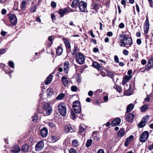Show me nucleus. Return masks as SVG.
Segmentation results:
<instances>
[{"instance_id":"obj_62","label":"nucleus","mask_w":153,"mask_h":153,"mask_svg":"<svg viewBox=\"0 0 153 153\" xmlns=\"http://www.w3.org/2000/svg\"><path fill=\"white\" fill-rule=\"evenodd\" d=\"M123 53L124 55H127L128 54V51L126 50H124L123 51Z\"/></svg>"},{"instance_id":"obj_58","label":"nucleus","mask_w":153,"mask_h":153,"mask_svg":"<svg viewBox=\"0 0 153 153\" xmlns=\"http://www.w3.org/2000/svg\"><path fill=\"white\" fill-rule=\"evenodd\" d=\"M149 2V5L150 7H153V1L152 0H148Z\"/></svg>"},{"instance_id":"obj_6","label":"nucleus","mask_w":153,"mask_h":153,"mask_svg":"<svg viewBox=\"0 0 153 153\" xmlns=\"http://www.w3.org/2000/svg\"><path fill=\"white\" fill-rule=\"evenodd\" d=\"M44 147V143L42 140L39 141L36 144L35 150L36 151L39 152Z\"/></svg>"},{"instance_id":"obj_2","label":"nucleus","mask_w":153,"mask_h":153,"mask_svg":"<svg viewBox=\"0 0 153 153\" xmlns=\"http://www.w3.org/2000/svg\"><path fill=\"white\" fill-rule=\"evenodd\" d=\"M58 112L60 114L65 116L66 114V108L65 104L63 102L59 103L58 105Z\"/></svg>"},{"instance_id":"obj_4","label":"nucleus","mask_w":153,"mask_h":153,"mask_svg":"<svg viewBox=\"0 0 153 153\" xmlns=\"http://www.w3.org/2000/svg\"><path fill=\"white\" fill-rule=\"evenodd\" d=\"M76 62L80 65L83 64L84 62L85 59L84 55L81 53H77L75 56Z\"/></svg>"},{"instance_id":"obj_41","label":"nucleus","mask_w":153,"mask_h":153,"mask_svg":"<svg viewBox=\"0 0 153 153\" xmlns=\"http://www.w3.org/2000/svg\"><path fill=\"white\" fill-rule=\"evenodd\" d=\"M32 117L33 118L32 120L34 122H36L38 120V115L37 114H35L34 116H32Z\"/></svg>"},{"instance_id":"obj_14","label":"nucleus","mask_w":153,"mask_h":153,"mask_svg":"<svg viewBox=\"0 0 153 153\" xmlns=\"http://www.w3.org/2000/svg\"><path fill=\"white\" fill-rule=\"evenodd\" d=\"M48 133V130L46 128H42L41 131V134L42 137H46Z\"/></svg>"},{"instance_id":"obj_25","label":"nucleus","mask_w":153,"mask_h":153,"mask_svg":"<svg viewBox=\"0 0 153 153\" xmlns=\"http://www.w3.org/2000/svg\"><path fill=\"white\" fill-rule=\"evenodd\" d=\"M133 138V136L132 135L128 137L127 138L125 142V145L126 146L129 143L131 142Z\"/></svg>"},{"instance_id":"obj_17","label":"nucleus","mask_w":153,"mask_h":153,"mask_svg":"<svg viewBox=\"0 0 153 153\" xmlns=\"http://www.w3.org/2000/svg\"><path fill=\"white\" fill-rule=\"evenodd\" d=\"M93 67L98 70L101 69L102 68V67L98 62H94L92 64Z\"/></svg>"},{"instance_id":"obj_13","label":"nucleus","mask_w":153,"mask_h":153,"mask_svg":"<svg viewBox=\"0 0 153 153\" xmlns=\"http://www.w3.org/2000/svg\"><path fill=\"white\" fill-rule=\"evenodd\" d=\"M120 122L121 119L119 118H117L112 121L111 125L112 126H115L118 125Z\"/></svg>"},{"instance_id":"obj_40","label":"nucleus","mask_w":153,"mask_h":153,"mask_svg":"<svg viewBox=\"0 0 153 153\" xmlns=\"http://www.w3.org/2000/svg\"><path fill=\"white\" fill-rule=\"evenodd\" d=\"M71 118L74 120L76 119V116L75 114L73 111L71 110Z\"/></svg>"},{"instance_id":"obj_34","label":"nucleus","mask_w":153,"mask_h":153,"mask_svg":"<svg viewBox=\"0 0 153 153\" xmlns=\"http://www.w3.org/2000/svg\"><path fill=\"white\" fill-rule=\"evenodd\" d=\"M62 48L60 46H58L56 50V53L58 55H60L62 54Z\"/></svg>"},{"instance_id":"obj_51","label":"nucleus","mask_w":153,"mask_h":153,"mask_svg":"<svg viewBox=\"0 0 153 153\" xmlns=\"http://www.w3.org/2000/svg\"><path fill=\"white\" fill-rule=\"evenodd\" d=\"M71 90L73 91H76L77 90V88L76 86H72L71 88Z\"/></svg>"},{"instance_id":"obj_21","label":"nucleus","mask_w":153,"mask_h":153,"mask_svg":"<svg viewBox=\"0 0 153 153\" xmlns=\"http://www.w3.org/2000/svg\"><path fill=\"white\" fill-rule=\"evenodd\" d=\"M64 43L65 44V46L67 48V52H70V50H68V49H70L71 48V45L70 42L67 40L65 39L64 40Z\"/></svg>"},{"instance_id":"obj_19","label":"nucleus","mask_w":153,"mask_h":153,"mask_svg":"<svg viewBox=\"0 0 153 153\" xmlns=\"http://www.w3.org/2000/svg\"><path fill=\"white\" fill-rule=\"evenodd\" d=\"M53 78V76L50 74L45 81V83L46 85H48L50 83Z\"/></svg>"},{"instance_id":"obj_33","label":"nucleus","mask_w":153,"mask_h":153,"mask_svg":"<svg viewBox=\"0 0 153 153\" xmlns=\"http://www.w3.org/2000/svg\"><path fill=\"white\" fill-rule=\"evenodd\" d=\"M47 94L48 95L50 96L53 94V90L51 88H48L47 89Z\"/></svg>"},{"instance_id":"obj_26","label":"nucleus","mask_w":153,"mask_h":153,"mask_svg":"<svg viewBox=\"0 0 153 153\" xmlns=\"http://www.w3.org/2000/svg\"><path fill=\"white\" fill-rule=\"evenodd\" d=\"M29 149V146L27 144H25L24 145L22 146V151L25 152H28Z\"/></svg>"},{"instance_id":"obj_8","label":"nucleus","mask_w":153,"mask_h":153,"mask_svg":"<svg viewBox=\"0 0 153 153\" xmlns=\"http://www.w3.org/2000/svg\"><path fill=\"white\" fill-rule=\"evenodd\" d=\"M125 116L126 121L129 122H132L134 120V115L132 113L128 114L127 113V115L126 114Z\"/></svg>"},{"instance_id":"obj_55","label":"nucleus","mask_w":153,"mask_h":153,"mask_svg":"<svg viewBox=\"0 0 153 153\" xmlns=\"http://www.w3.org/2000/svg\"><path fill=\"white\" fill-rule=\"evenodd\" d=\"M69 153H76V152L74 149L71 148L69 150Z\"/></svg>"},{"instance_id":"obj_60","label":"nucleus","mask_w":153,"mask_h":153,"mask_svg":"<svg viewBox=\"0 0 153 153\" xmlns=\"http://www.w3.org/2000/svg\"><path fill=\"white\" fill-rule=\"evenodd\" d=\"M94 94L93 92L91 91H88V95L89 96H92Z\"/></svg>"},{"instance_id":"obj_59","label":"nucleus","mask_w":153,"mask_h":153,"mask_svg":"<svg viewBox=\"0 0 153 153\" xmlns=\"http://www.w3.org/2000/svg\"><path fill=\"white\" fill-rule=\"evenodd\" d=\"M89 33L93 38H94L95 37V36L93 33V31L92 30H91L89 31Z\"/></svg>"},{"instance_id":"obj_31","label":"nucleus","mask_w":153,"mask_h":153,"mask_svg":"<svg viewBox=\"0 0 153 153\" xmlns=\"http://www.w3.org/2000/svg\"><path fill=\"white\" fill-rule=\"evenodd\" d=\"M99 7V5L97 3L93 2L91 4V7L92 9H98Z\"/></svg>"},{"instance_id":"obj_39","label":"nucleus","mask_w":153,"mask_h":153,"mask_svg":"<svg viewBox=\"0 0 153 153\" xmlns=\"http://www.w3.org/2000/svg\"><path fill=\"white\" fill-rule=\"evenodd\" d=\"M146 125V123L142 120L139 123L138 126L140 128H143Z\"/></svg>"},{"instance_id":"obj_61","label":"nucleus","mask_w":153,"mask_h":153,"mask_svg":"<svg viewBox=\"0 0 153 153\" xmlns=\"http://www.w3.org/2000/svg\"><path fill=\"white\" fill-rule=\"evenodd\" d=\"M121 4L123 5H124V7L126 5V2L125 0H122L121 1Z\"/></svg>"},{"instance_id":"obj_36","label":"nucleus","mask_w":153,"mask_h":153,"mask_svg":"<svg viewBox=\"0 0 153 153\" xmlns=\"http://www.w3.org/2000/svg\"><path fill=\"white\" fill-rule=\"evenodd\" d=\"M72 144L74 147H77L78 145V141L76 140H73L72 142Z\"/></svg>"},{"instance_id":"obj_12","label":"nucleus","mask_w":153,"mask_h":153,"mask_svg":"<svg viewBox=\"0 0 153 153\" xmlns=\"http://www.w3.org/2000/svg\"><path fill=\"white\" fill-rule=\"evenodd\" d=\"M10 151L13 153H18L20 151V148L18 145L14 146L10 149Z\"/></svg>"},{"instance_id":"obj_43","label":"nucleus","mask_w":153,"mask_h":153,"mask_svg":"<svg viewBox=\"0 0 153 153\" xmlns=\"http://www.w3.org/2000/svg\"><path fill=\"white\" fill-rule=\"evenodd\" d=\"M9 19H17L16 16L13 14H10L9 15Z\"/></svg>"},{"instance_id":"obj_52","label":"nucleus","mask_w":153,"mask_h":153,"mask_svg":"<svg viewBox=\"0 0 153 153\" xmlns=\"http://www.w3.org/2000/svg\"><path fill=\"white\" fill-rule=\"evenodd\" d=\"M148 64L151 65L152 66H153V58H151L149 61Z\"/></svg>"},{"instance_id":"obj_42","label":"nucleus","mask_w":153,"mask_h":153,"mask_svg":"<svg viewBox=\"0 0 153 153\" xmlns=\"http://www.w3.org/2000/svg\"><path fill=\"white\" fill-rule=\"evenodd\" d=\"M114 87L119 93L121 92V89L120 86L116 85L115 86H114Z\"/></svg>"},{"instance_id":"obj_23","label":"nucleus","mask_w":153,"mask_h":153,"mask_svg":"<svg viewBox=\"0 0 153 153\" xmlns=\"http://www.w3.org/2000/svg\"><path fill=\"white\" fill-rule=\"evenodd\" d=\"M134 105L132 103H131L129 104L127 107L126 115L127 113H128V112L131 111L134 107Z\"/></svg>"},{"instance_id":"obj_32","label":"nucleus","mask_w":153,"mask_h":153,"mask_svg":"<svg viewBox=\"0 0 153 153\" xmlns=\"http://www.w3.org/2000/svg\"><path fill=\"white\" fill-rule=\"evenodd\" d=\"M126 40V43L127 45H128L131 46L132 45L133 42L131 38L128 37Z\"/></svg>"},{"instance_id":"obj_15","label":"nucleus","mask_w":153,"mask_h":153,"mask_svg":"<svg viewBox=\"0 0 153 153\" xmlns=\"http://www.w3.org/2000/svg\"><path fill=\"white\" fill-rule=\"evenodd\" d=\"M131 76L126 75L124 76L123 78L122 82V84L123 85H125L131 79Z\"/></svg>"},{"instance_id":"obj_3","label":"nucleus","mask_w":153,"mask_h":153,"mask_svg":"<svg viewBox=\"0 0 153 153\" xmlns=\"http://www.w3.org/2000/svg\"><path fill=\"white\" fill-rule=\"evenodd\" d=\"M73 108L76 113H79L81 110L80 102L78 100L74 101L73 104Z\"/></svg>"},{"instance_id":"obj_22","label":"nucleus","mask_w":153,"mask_h":153,"mask_svg":"<svg viewBox=\"0 0 153 153\" xmlns=\"http://www.w3.org/2000/svg\"><path fill=\"white\" fill-rule=\"evenodd\" d=\"M62 81L64 86H66L68 85V81L66 77L64 76H62Z\"/></svg>"},{"instance_id":"obj_47","label":"nucleus","mask_w":153,"mask_h":153,"mask_svg":"<svg viewBox=\"0 0 153 153\" xmlns=\"http://www.w3.org/2000/svg\"><path fill=\"white\" fill-rule=\"evenodd\" d=\"M9 65L11 68H13L14 67V62L12 61H10L9 62Z\"/></svg>"},{"instance_id":"obj_9","label":"nucleus","mask_w":153,"mask_h":153,"mask_svg":"<svg viewBox=\"0 0 153 153\" xmlns=\"http://www.w3.org/2000/svg\"><path fill=\"white\" fill-rule=\"evenodd\" d=\"M149 28V20H146L144 26V31L145 34L148 33Z\"/></svg>"},{"instance_id":"obj_56","label":"nucleus","mask_w":153,"mask_h":153,"mask_svg":"<svg viewBox=\"0 0 153 153\" xmlns=\"http://www.w3.org/2000/svg\"><path fill=\"white\" fill-rule=\"evenodd\" d=\"M114 59L116 62L118 63L119 62V59L117 56L115 55L114 56Z\"/></svg>"},{"instance_id":"obj_46","label":"nucleus","mask_w":153,"mask_h":153,"mask_svg":"<svg viewBox=\"0 0 153 153\" xmlns=\"http://www.w3.org/2000/svg\"><path fill=\"white\" fill-rule=\"evenodd\" d=\"M120 47H125L128 48V46H126V43L124 41H121L120 42Z\"/></svg>"},{"instance_id":"obj_18","label":"nucleus","mask_w":153,"mask_h":153,"mask_svg":"<svg viewBox=\"0 0 153 153\" xmlns=\"http://www.w3.org/2000/svg\"><path fill=\"white\" fill-rule=\"evenodd\" d=\"M65 131L66 133H68L69 132H72L74 131L71 126L69 124L65 126Z\"/></svg>"},{"instance_id":"obj_53","label":"nucleus","mask_w":153,"mask_h":153,"mask_svg":"<svg viewBox=\"0 0 153 153\" xmlns=\"http://www.w3.org/2000/svg\"><path fill=\"white\" fill-rule=\"evenodd\" d=\"M151 65L147 64L145 66V68L147 70H149L150 68L152 67Z\"/></svg>"},{"instance_id":"obj_50","label":"nucleus","mask_w":153,"mask_h":153,"mask_svg":"<svg viewBox=\"0 0 153 153\" xmlns=\"http://www.w3.org/2000/svg\"><path fill=\"white\" fill-rule=\"evenodd\" d=\"M4 22L7 25L10 26L11 24V20H7V21L6 22V21H4Z\"/></svg>"},{"instance_id":"obj_57","label":"nucleus","mask_w":153,"mask_h":153,"mask_svg":"<svg viewBox=\"0 0 153 153\" xmlns=\"http://www.w3.org/2000/svg\"><path fill=\"white\" fill-rule=\"evenodd\" d=\"M56 4L55 2L53 1H52L51 3V6L52 7L54 8L56 7Z\"/></svg>"},{"instance_id":"obj_64","label":"nucleus","mask_w":153,"mask_h":153,"mask_svg":"<svg viewBox=\"0 0 153 153\" xmlns=\"http://www.w3.org/2000/svg\"><path fill=\"white\" fill-rule=\"evenodd\" d=\"M7 12V10L5 9H3L1 10V13L3 15L5 14Z\"/></svg>"},{"instance_id":"obj_27","label":"nucleus","mask_w":153,"mask_h":153,"mask_svg":"<svg viewBox=\"0 0 153 153\" xmlns=\"http://www.w3.org/2000/svg\"><path fill=\"white\" fill-rule=\"evenodd\" d=\"M27 4L26 2L23 0L22 1L21 4L20 8L22 10H25L26 8Z\"/></svg>"},{"instance_id":"obj_11","label":"nucleus","mask_w":153,"mask_h":153,"mask_svg":"<svg viewBox=\"0 0 153 153\" xmlns=\"http://www.w3.org/2000/svg\"><path fill=\"white\" fill-rule=\"evenodd\" d=\"M70 68L69 62L67 61H65L64 63V73L68 74Z\"/></svg>"},{"instance_id":"obj_28","label":"nucleus","mask_w":153,"mask_h":153,"mask_svg":"<svg viewBox=\"0 0 153 153\" xmlns=\"http://www.w3.org/2000/svg\"><path fill=\"white\" fill-rule=\"evenodd\" d=\"M106 72L107 74V76L110 77L114 81V79L113 78V76H114V72L109 71L108 70H107L106 71Z\"/></svg>"},{"instance_id":"obj_54","label":"nucleus","mask_w":153,"mask_h":153,"mask_svg":"<svg viewBox=\"0 0 153 153\" xmlns=\"http://www.w3.org/2000/svg\"><path fill=\"white\" fill-rule=\"evenodd\" d=\"M11 24L13 25L16 24L17 22V20H10Z\"/></svg>"},{"instance_id":"obj_44","label":"nucleus","mask_w":153,"mask_h":153,"mask_svg":"<svg viewBox=\"0 0 153 153\" xmlns=\"http://www.w3.org/2000/svg\"><path fill=\"white\" fill-rule=\"evenodd\" d=\"M149 116L148 115H146L144 117L142 120H143V121L145 122L146 123L147 122L148 120L149 119Z\"/></svg>"},{"instance_id":"obj_48","label":"nucleus","mask_w":153,"mask_h":153,"mask_svg":"<svg viewBox=\"0 0 153 153\" xmlns=\"http://www.w3.org/2000/svg\"><path fill=\"white\" fill-rule=\"evenodd\" d=\"M48 126L51 128H52L55 127V124L52 122H49L48 123Z\"/></svg>"},{"instance_id":"obj_5","label":"nucleus","mask_w":153,"mask_h":153,"mask_svg":"<svg viewBox=\"0 0 153 153\" xmlns=\"http://www.w3.org/2000/svg\"><path fill=\"white\" fill-rule=\"evenodd\" d=\"M149 135V132L147 131H143L140 135L139 140L141 142H145L148 139Z\"/></svg>"},{"instance_id":"obj_37","label":"nucleus","mask_w":153,"mask_h":153,"mask_svg":"<svg viewBox=\"0 0 153 153\" xmlns=\"http://www.w3.org/2000/svg\"><path fill=\"white\" fill-rule=\"evenodd\" d=\"M148 109V107L146 105H144L140 108V110L142 112H144Z\"/></svg>"},{"instance_id":"obj_10","label":"nucleus","mask_w":153,"mask_h":153,"mask_svg":"<svg viewBox=\"0 0 153 153\" xmlns=\"http://www.w3.org/2000/svg\"><path fill=\"white\" fill-rule=\"evenodd\" d=\"M68 11V8L67 7L60 9L58 11V13L61 17H63L64 15H65Z\"/></svg>"},{"instance_id":"obj_16","label":"nucleus","mask_w":153,"mask_h":153,"mask_svg":"<svg viewBox=\"0 0 153 153\" xmlns=\"http://www.w3.org/2000/svg\"><path fill=\"white\" fill-rule=\"evenodd\" d=\"M59 139V137L56 135L51 136L49 138L50 141L52 143H54L56 142Z\"/></svg>"},{"instance_id":"obj_24","label":"nucleus","mask_w":153,"mask_h":153,"mask_svg":"<svg viewBox=\"0 0 153 153\" xmlns=\"http://www.w3.org/2000/svg\"><path fill=\"white\" fill-rule=\"evenodd\" d=\"M125 131L124 128H122L120 129V130L118 131L117 133V135L119 137H122L125 134Z\"/></svg>"},{"instance_id":"obj_20","label":"nucleus","mask_w":153,"mask_h":153,"mask_svg":"<svg viewBox=\"0 0 153 153\" xmlns=\"http://www.w3.org/2000/svg\"><path fill=\"white\" fill-rule=\"evenodd\" d=\"M98 132L97 131H94L92 135V138L94 140L97 141H98L100 140L99 137L98 136Z\"/></svg>"},{"instance_id":"obj_45","label":"nucleus","mask_w":153,"mask_h":153,"mask_svg":"<svg viewBox=\"0 0 153 153\" xmlns=\"http://www.w3.org/2000/svg\"><path fill=\"white\" fill-rule=\"evenodd\" d=\"M36 6L34 5L30 9V11L31 12H35L36 11Z\"/></svg>"},{"instance_id":"obj_7","label":"nucleus","mask_w":153,"mask_h":153,"mask_svg":"<svg viewBox=\"0 0 153 153\" xmlns=\"http://www.w3.org/2000/svg\"><path fill=\"white\" fill-rule=\"evenodd\" d=\"M87 4L84 1H82L79 4V7L81 12H85L86 10Z\"/></svg>"},{"instance_id":"obj_29","label":"nucleus","mask_w":153,"mask_h":153,"mask_svg":"<svg viewBox=\"0 0 153 153\" xmlns=\"http://www.w3.org/2000/svg\"><path fill=\"white\" fill-rule=\"evenodd\" d=\"M79 0H74L71 4L72 8L76 7L78 4Z\"/></svg>"},{"instance_id":"obj_38","label":"nucleus","mask_w":153,"mask_h":153,"mask_svg":"<svg viewBox=\"0 0 153 153\" xmlns=\"http://www.w3.org/2000/svg\"><path fill=\"white\" fill-rule=\"evenodd\" d=\"M92 142V140L91 139H90L88 140L86 143V146L87 147H89L91 145Z\"/></svg>"},{"instance_id":"obj_49","label":"nucleus","mask_w":153,"mask_h":153,"mask_svg":"<svg viewBox=\"0 0 153 153\" xmlns=\"http://www.w3.org/2000/svg\"><path fill=\"white\" fill-rule=\"evenodd\" d=\"M85 128H83L82 125H80L79 126V132L82 133L84 131Z\"/></svg>"},{"instance_id":"obj_30","label":"nucleus","mask_w":153,"mask_h":153,"mask_svg":"<svg viewBox=\"0 0 153 153\" xmlns=\"http://www.w3.org/2000/svg\"><path fill=\"white\" fill-rule=\"evenodd\" d=\"M127 37L126 35L121 34L119 35V39L120 41H124L126 40Z\"/></svg>"},{"instance_id":"obj_63","label":"nucleus","mask_w":153,"mask_h":153,"mask_svg":"<svg viewBox=\"0 0 153 153\" xmlns=\"http://www.w3.org/2000/svg\"><path fill=\"white\" fill-rule=\"evenodd\" d=\"M124 25L123 23H120L119 26V27L120 28H124Z\"/></svg>"},{"instance_id":"obj_1","label":"nucleus","mask_w":153,"mask_h":153,"mask_svg":"<svg viewBox=\"0 0 153 153\" xmlns=\"http://www.w3.org/2000/svg\"><path fill=\"white\" fill-rule=\"evenodd\" d=\"M42 108L43 110V113L45 116L50 115L52 111L51 105L47 102L45 103L42 105Z\"/></svg>"},{"instance_id":"obj_35","label":"nucleus","mask_w":153,"mask_h":153,"mask_svg":"<svg viewBox=\"0 0 153 153\" xmlns=\"http://www.w3.org/2000/svg\"><path fill=\"white\" fill-rule=\"evenodd\" d=\"M65 96V94L63 93H61L57 97L56 99L57 100H62L63 99V98Z\"/></svg>"}]
</instances>
